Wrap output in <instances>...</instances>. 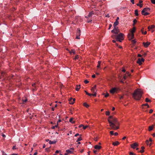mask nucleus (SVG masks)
Returning a JSON list of instances; mask_svg holds the SVG:
<instances>
[{"mask_svg":"<svg viewBox=\"0 0 155 155\" xmlns=\"http://www.w3.org/2000/svg\"><path fill=\"white\" fill-rule=\"evenodd\" d=\"M146 143L147 144H149V141L148 140H147L146 141Z\"/></svg>","mask_w":155,"mask_h":155,"instance_id":"nucleus-57","label":"nucleus"},{"mask_svg":"<svg viewBox=\"0 0 155 155\" xmlns=\"http://www.w3.org/2000/svg\"><path fill=\"white\" fill-rule=\"evenodd\" d=\"M119 144V142L118 141H116L115 142H113V144L114 146H117Z\"/></svg>","mask_w":155,"mask_h":155,"instance_id":"nucleus-23","label":"nucleus"},{"mask_svg":"<svg viewBox=\"0 0 155 155\" xmlns=\"http://www.w3.org/2000/svg\"><path fill=\"white\" fill-rule=\"evenodd\" d=\"M70 150H71L72 152L74 150V148H71L70 149Z\"/></svg>","mask_w":155,"mask_h":155,"instance_id":"nucleus-63","label":"nucleus"},{"mask_svg":"<svg viewBox=\"0 0 155 155\" xmlns=\"http://www.w3.org/2000/svg\"><path fill=\"white\" fill-rule=\"evenodd\" d=\"M70 103L71 104H73L74 103V102L73 101V100H72V101H71V102H70Z\"/></svg>","mask_w":155,"mask_h":155,"instance_id":"nucleus-49","label":"nucleus"},{"mask_svg":"<svg viewBox=\"0 0 155 155\" xmlns=\"http://www.w3.org/2000/svg\"><path fill=\"white\" fill-rule=\"evenodd\" d=\"M84 82L86 84H87L89 82V81L87 80H85L84 81Z\"/></svg>","mask_w":155,"mask_h":155,"instance_id":"nucleus-41","label":"nucleus"},{"mask_svg":"<svg viewBox=\"0 0 155 155\" xmlns=\"http://www.w3.org/2000/svg\"><path fill=\"white\" fill-rule=\"evenodd\" d=\"M45 147H46L45 144H44L43 146V148H45Z\"/></svg>","mask_w":155,"mask_h":155,"instance_id":"nucleus-59","label":"nucleus"},{"mask_svg":"<svg viewBox=\"0 0 155 155\" xmlns=\"http://www.w3.org/2000/svg\"><path fill=\"white\" fill-rule=\"evenodd\" d=\"M150 11V9L149 8H144L141 11V14L142 15H147L150 14V13L147 12Z\"/></svg>","mask_w":155,"mask_h":155,"instance_id":"nucleus-4","label":"nucleus"},{"mask_svg":"<svg viewBox=\"0 0 155 155\" xmlns=\"http://www.w3.org/2000/svg\"><path fill=\"white\" fill-rule=\"evenodd\" d=\"M109 94L107 93V94H106L105 95L104 97H108L109 96Z\"/></svg>","mask_w":155,"mask_h":155,"instance_id":"nucleus-40","label":"nucleus"},{"mask_svg":"<svg viewBox=\"0 0 155 155\" xmlns=\"http://www.w3.org/2000/svg\"><path fill=\"white\" fill-rule=\"evenodd\" d=\"M155 28V26L153 25L151 26H149L148 27V29L150 31H151L152 32H153L154 31V28Z\"/></svg>","mask_w":155,"mask_h":155,"instance_id":"nucleus-7","label":"nucleus"},{"mask_svg":"<svg viewBox=\"0 0 155 155\" xmlns=\"http://www.w3.org/2000/svg\"><path fill=\"white\" fill-rule=\"evenodd\" d=\"M101 61H99L98 62V64H97V68H99L100 67V66H101Z\"/></svg>","mask_w":155,"mask_h":155,"instance_id":"nucleus-25","label":"nucleus"},{"mask_svg":"<svg viewBox=\"0 0 155 155\" xmlns=\"http://www.w3.org/2000/svg\"><path fill=\"white\" fill-rule=\"evenodd\" d=\"M94 14V13H93V12L92 11L90 12L89 14L88 15H87V17H86V18H88V17H91L92 15L93 14Z\"/></svg>","mask_w":155,"mask_h":155,"instance_id":"nucleus-15","label":"nucleus"},{"mask_svg":"<svg viewBox=\"0 0 155 155\" xmlns=\"http://www.w3.org/2000/svg\"><path fill=\"white\" fill-rule=\"evenodd\" d=\"M87 127H88L87 126H83V128L84 129H85Z\"/></svg>","mask_w":155,"mask_h":155,"instance_id":"nucleus-44","label":"nucleus"},{"mask_svg":"<svg viewBox=\"0 0 155 155\" xmlns=\"http://www.w3.org/2000/svg\"><path fill=\"white\" fill-rule=\"evenodd\" d=\"M79 36H80L77 35L76 38L77 39H80Z\"/></svg>","mask_w":155,"mask_h":155,"instance_id":"nucleus-54","label":"nucleus"},{"mask_svg":"<svg viewBox=\"0 0 155 155\" xmlns=\"http://www.w3.org/2000/svg\"><path fill=\"white\" fill-rule=\"evenodd\" d=\"M101 146H99L98 145H96L94 146V148L95 149H100L101 148Z\"/></svg>","mask_w":155,"mask_h":155,"instance_id":"nucleus-20","label":"nucleus"},{"mask_svg":"<svg viewBox=\"0 0 155 155\" xmlns=\"http://www.w3.org/2000/svg\"><path fill=\"white\" fill-rule=\"evenodd\" d=\"M114 29L115 30V34H118L119 32H120L119 30L118 29V28L116 26H114Z\"/></svg>","mask_w":155,"mask_h":155,"instance_id":"nucleus-9","label":"nucleus"},{"mask_svg":"<svg viewBox=\"0 0 155 155\" xmlns=\"http://www.w3.org/2000/svg\"><path fill=\"white\" fill-rule=\"evenodd\" d=\"M33 117H34V116H33V115H31V116H30V118L31 119H32V118H33Z\"/></svg>","mask_w":155,"mask_h":155,"instance_id":"nucleus-58","label":"nucleus"},{"mask_svg":"<svg viewBox=\"0 0 155 155\" xmlns=\"http://www.w3.org/2000/svg\"><path fill=\"white\" fill-rule=\"evenodd\" d=\"M151 1L152 3L155 4V0H151Z\"/></svg>","mask_w":155,"mask_h":155,"instance_id":"nucleus-39","label":"nucleus"},{"mask_svg":"<svg viewBox=\"0 0 155 155\" xmlns=\"http://www.w3.org/2000/svg\"><path fill=\"white\" fill-rule=\"evenodd\" d=\"M130 146L132 148L134 149L138 146V144L136 143H135L131 144Z\"/></svg>","mask_w":155,"mask_h":155,"instance_id":"nucleus-8","label":"nucleus"},{"mask_svg":"<svg viewBox=\"0 0 155 155\" xmlns=\"http://www.w3.org/2000/svg\"><path fill=\"white\" fill-rule=\"evenodd\" d=\"M32 86L33 87H36V84L35 83H34V84H32Z\"/></svg>","mask_w":155,"mask_h":155,"instance_id":"nucleus-50","label":"nucleus"},{"mask_svg":"<svg viewBox=\"0 0 155 155\" xmlns=\"http://www.w3.org/2000/svg\"><path fill=\"white\" fill-rule=\"evenodd\" d=\"M144 59L143 58H139L138 59L137 62L140 65L142 64V62H144Z\"/></svg>","mask_w":155,"mask_h":155,"instance_id":"nucleus-6","label":"nucleus"},{"mask_svg":"<svg viewBox=\"0 0 155 155\" xmlns=\"http://www.w3.org/2000/svg\"><path fill=\"white\" fill-rule=\"evenodd\" d=\"M130 74H129L128 72H126L125 75L124 76L123 78L120 80V82L123 83H124V80L126 79L127 76H130Z\"/></svg>","mask_w":155,"mask_h":155,"instance_id":"nucleus-5","label":"nucleus"},{"mask_svg":"<svg viewBox=\"0 0 155 155\" xmlns=\"http://www.w3.org/2000/svg\"><path fill=\"white\" fill-rule=\"evenodd\" d=\"M145 101L147 102H150L151 100L149 99L148 98H146L145 99Z\"/></svg>","mask_w":155,"mask_h":155,"instance_id":"nucleus-30","label":"nucleus"},{"mask_svg":"<svg viewBox=\"0 0 155 155\" xmlns=\"http://www.w3.org/2000/svg\"><path fill=\"white\" fill-rule=\"evenodd\" d=\"M123 96H121L120 97H119V98L120 99H123Z\"/></svg>","mask_w":155,"mask_h":155,"instance_id":"nucleus-55","label":"nucleus"},{"mask_svg":"<svg viewBox=\"0 0 155 155\" xmlns=\"http://www.w3.org/2000/svg\"><path fill=\"white\" fill-rule=\"evenodd\" d=\"M106 114L107 115H110V112L109 111L106 112Z\"/></svg>","mask_w":155,"mask_h":155,"instance_id":"nucleus-37","label":"nucleus"},{"mask_svg":"<svg viewBox=\"0 0 155 155\" xmlns=\"http://www.w3.org/2000/svg\"><path fill=\"white\" fill-rule=\"evenodd\" d=\"M114 134L115 136H117L118 135V133L117 132H116L114 133Z\"/></svg>","mask_w":155,"mask_h":155,"instance_id":"nucleus-62","label":"nucleus"},{"mask_svg":"<svg viewBox=\"0 0 155 155\" xmlns=\"http://www.w3.org/2000/svg\"><path fill=\"white\" fill-rule=\"evenodd\" d=\"M83 105L84 106L86 107L87 108L89 107V105L87 104L86 103H84L83 104Z\"/></svg>","mask_w":155,"mask_h":155,"instance_id":"nucleus-27","label":"nucleus"},{"mask_svg":"<svg viewBox=\"0 0 155 155\" xmlns=\"http://www.w3.org/2000/svg\"><path fill=\"white\" fill-rule=\"evenodd\" d=\"M66 152L68 154L70 153H72V151L71 150H66Z\"/></svg>","mask_w":155,"mask_h":155,"instance_id":"nucleus-26","label":"nucleus"},{"mask_svg":"<svg viewBox=\"0 0 155 155\" xmlns=\"http://www.w3.org/2000/svg\"><path fill=\"white\" fill-rule=\"evenodd\" d=\"M73 118H71L70 119V120H69V121L72 123H74V121H73Z\"/></svg>","mask_w":155,"mask_h":155,"instance_id":"nucleus-33","label":"nucleus"},{"mask_svg":"<svg viewBox=\"0 0 155 155\" xmlns=\"http://www.w3.org/2000/svg\"><path fill=\"white\" fill-rule=\"evenodd\" d=\"M16 148H15V146H13L12 147V149L13 150H15V149H16Z\"/></svg>","mask_w":155,"mask_h":155,"instance_id":"nucleus-61","label":"nucleus"},{"mask_svg":"<svg viewBox=\"0 0 155 155\" xmlns=\"http://www.w3.org/2000/svg\"><path fill=\"white\" fill-rule=\"evenodd\" d=\"M114 131H110V134H111V135H113L114 134Z\"/></svg>","mask_w":155,"mask_h":155,"instance_id":"nucleus-42","label":"nucleus"},{"mask_svg":"<svg viewBox=\"0 0 155 155\" xmlns=\"http://www.w3.org/2000/svg\"><path fill=\"white\" fill-rule=\"evenodd\" d=\"M108 121L112 129L116 130L119 128L118 126L119 125V123L116 118L113 117L112 116H110L108 119Z\"/></svg>","mask_w":155,"mask_h":155,"instance_id":"nucleus-1","label":"nucleus"},{"mask_svg":"<svg viewBox=\"0 0 155 155\" xmlns=\"http://www.w3.org/2000/svg\"><path fill=\"white\" fill-rule=\"evenodd\" d=\"M69 52L71 54L72 53L73 54H75L76 51L74 49H72L71 51H69Z\"/></svg>","mask_w":155,"mask_h":155,"instance_id":"nucleus-21","label":"nucleus"},{"mask_svg":"<svg viewBox=\"0 0 155 155\" xmlns=\"http://www.w3.org/2000/svg\"><path fill=\"white\" fill-rule=\"evenodd\" d=\"M123 36L124 35L122 33H120L118 35L112 36V38H114V37H115L117 39V41L121 42L124 39Z\"/></svg>","mask_w":155,"mask_h":155,"instance_id":"nucleus-3","label":"nucleus"},{"mask_svg":"<svg viewBox=\"0 0 155 155\" xmlns=\"http://www.w3.org/2000/svg\"><path fill=\"white\" fill-rule=\"evenodd\" d=\"M111 32L112 33H114L115 34V30L114 29L113 30H112L111 31Z\"/></svg>","mask_w":155,"mask_h":155,"instance_id":"nucleus-51","label":"nucleus"},{"mask_svg":"<svg viewBox=\"0 0 155 155\" xmlns=\"http://www.w3.org/2000/svg\"><path fill=\"white\" fill-rule=\"evenodd\" d=\"M72 100H73V101L74 102V101H75V99L74 98V99H73L71 97L70 98V99H69V101L70 102H71V101H72Z\"/></svg>","mask_w":155,"mask_h":155,"instance_id":"nucleus-31","label":"nucleus"},{"mask_svg":"<svg viewBox=\"0 0 155 155\" xmlns=\"http://www.w3.org/2000/svg\"><path fill=\"white\" fill-rule=\"evenodd\" d=\"M135 30H136V28H135V27H134L133 28L132 30L131 33L134 34V33L135 32Z\"/></svg>","mask_w":155,"mask_h":155,"instance_id":"nucleus-28","label":"nucleus"},{"mask_svg":"<svg viewBox=\"0 0 155 155\" xmlns=\"http://www.w3.org/2000/svg\"><path fill=\"white\" fill-rule=\"evenodd\" d=\"M79 135V134L78 133H77L74 135V136L75 137H77Z\"/></svg>","mask_w":155,"mask_h":155,"instance_id":"nucleus-56","label":"nucleus"},{"mask_svg":"<svg viewBox=\"0 0 155 155\" xmlns=\"http://www.w3.org/2000/svg\"><path fill=\"white\" fill-rule=\"evenodd\" d=\"M23 103L25 104V103L27 101V98H25V99H23Z\"/></svg>","mask_w":155,"mask_h":155,"instance_id":"nucleus-35","label":"nucleus"},{"mask_svg":"<svg viewBox=\"0 0 155 155\" xmlns=\"http://www.w3.org/2000/svg\"><path fill=\"white\" fill-rule=\"evenodd\" d=\"M150 44V43L148 41H147L146 42H143V44L144 46L146 48Z\"/></svg>","mask_w":155,"mask_h":155,"instance_id":"nucleus-11","label":"nucleus"},{"mask_svg":"<svg viewBox=\"0 0 155 155\" xmlns=\"http://www.w3.org/2000/svg\"><path fill=\"white\" fill-rule=\"evenodd\" d=\"M112 25H111V24H110L109 25V28H108V29L109 30L110 29V28H111V27H112Z\"/></svg>","mask_w":155,"mask_h":155,"instance_id":"nucleus-45","label":"nucleus"},{"mask_svg":"<svg viewBox=\"0 0 155 155\" xmlns=\"http://www.w3.org/2000/svg\"><path fill=\"white\" fill-rule=\"evenodd\" d=\"M45 150L46 152H48V148H46L45 149Z\"/></svg>","mask_w":155,"mask_h":155,"instance_id":"nucleus-48","label":"nucleus"},{"mask_svg":"<svg viewBox=\"0 0 155 155\" xmlns=\"http://www.w3.org/2000/svg\"><path fill=\"white\" fill-rule=\"evenodd\" d=\"M117 90V89L116 88L114 87L113 88L111 89L110 90V92L112 94H114L116 91Z\"/></svg>","mask_w":155,"mask_h":155,"instance_id":"nucleus-12","label":"nucleus"},{"mask_svg":"<svg viewBox=\"0 0 155 155\" xmlns=\"http://www.w3.org/2000/svg\"><path fill=\"white\" fill-rule=\"evenodd\" d=\"M129 154L130 155H136V154H134L133 152H130V153H129Z\"/></svg>","mask_w":155,"mask_h":155,"instance_id":"nucleus-43","label":"nucleus"},{"mask_svg":"<svg viewBox=\"0 0 155 155\" xmlns=\"http://www.w3.org/2000/svg\"><path fill=\"white\" fill-rule=\"evenodd\" d=\"M130 2L133 4H134V0H130Z\"/></svg>","mask_w":155,"mask_h":155,"instance_id":"nucleus-52","label":"nucleus"},{"mask_svg":"<svg viewBox=\"0 0 155 155\" xmlns=\"http://www.w3.org/2000/svg\"><path fill=\"white\" fill-rule=\"evenodd\" d=\"M142 106H147V107L148 108H149V105H148V104L147 103V104H143L142 105Z\"/></svg>","mask_w":155,"mask_h":155,"instance_id":"nucleus-36","label":"nucleus"},{"mask_svg":"<svg viewBox=\"0 0 155 155\" xmlns=\"http://www.w3.org/2000/svg\"><path fill=\"white\" fill-rule=\"evenodd\" d=\"M96 85H94V86L92 87L91 89V91L93 92V93L95 92V91H96Z\"/></svg>","mask_w":155,"mask_h":155,"instance_id":"nucleus-14","label":"nucleus"},{"mask_svg":"<svg viewBox=\"0 0 155 155\" xmlns=\"http://www.w3.org/2000/svg\"><path fill=\"white\" fill-rule=\"evenodd\" d=\"M81 31L80 29L78 28L77 33V35L80 36L81 35Z\"/></svg>","mask_w":155,"mask_h":155,"instance_id":"nucleus-18","label":"nucleus"},{"mask_svg":"<svg viewBox=\"0 0 155 155\" xmlns=\"http://www.w3.org/2000/svg\"><path fill=\"white\" fill-rule=\"evenodd\" d=\"M147 54V53H144L143 54V56L144 57H145L146 56V55Z\"/></svg>","mask_w":155,"mask_h":155,"instance_id":"nucleus-46","label":"nucleus"},{"mask_svg":"<svg viewBox=\"0 0 155 155\" xmlns=\"http://www.w3.org/2000/svg\"><path fill=\"white\" fill-rule=\"evenodd\" d=\"M119 17H117V19H116V21L114 22L113 25L114 26H116L118 25L119 22L118 21V20H119Z\"/></svg>","mask_w":155,"mask_h":155,"instance_id":"nucleus-13","label":"nucleus"},{"mask_svg":"<svg viewBox=\"0 0 155 155\" xmlns=\"http://www.w3.org/2000/svg\"><path fill=\"white\" fill-rule=\"evenodd\" d=\"M143 28H142L141 30V31L143 34L145 35L147 34V31H145L144 32H143Z\"/></svg>","mask_w":155,"mask_h":155,"instance_id":"nucleus-24","label":"nucleus"},{"mask_svg":"<svg viewBox=\"0 0 155 155\" xmlns=\"http://www.w3.org/2000/svg\"><path fill=\"white\" fill-rule=\"evenodd\" d=\"M142 94L143 93L141 90L137 89L134 91L133 96L135 100H139L141 98Z\"/></svg>","mask_w":155,"mask_h":155,"instance_id":"nucleus-2","label":"nucleus"},{"mask_svg":"<svg viewBox=\"0 0 155 155\" xmlns=\"http://www.w3.org/2000/svg\"><path fill=\"white\" fill-rule=\"evenodd\" d=\"M153 112V110L152 109H150V110L149 113H152Z\"/></svg>","mask_w":155,"mask_h":155,"instance_id":"nucleus-53","label":"nucleus"},{"mask_svg":"<svg viewBox=\"0 0 155 155\" xmlns=\"http://www.w3.org/2000/svg\"><path fill=\"white\" fill-rule=\"evenodd\" d=\"M128 37L129 39L131 40L134 38V34H129L128 35Z\"/></svg>","mask_w":155,"mask_h":155,"instance_id":"nucleus-10","label":"nucleus"},{"mask_svg":"<svg viewBox=\"0 0 155 155\" xmlns=\"http://www.w3.org/2000/svg\"><path fill=\"white\" fill-rule=\"evenodd\" d=\"M141 150L140 151H139V152H140L141 153H143L144 152V149L145 148L144 147H141Z\"/></svg>","mask_w":155,"mask_h":155,"instance_id":"nucleus-22","label":"nucleus"},{"mask_svg":"<svg viewBox=\"0 0 155 155\" xmlns=\"http://www.w3.org/2000/svg\"><path fill=\"white\" fill-rule=\"evenodd\" d=\"M155 125V124L154 125H153L151 126H149V129H148L149 130V131H150L152 130H153V127Z\"/></svg>","mask_w":155,"mask_h":155,"instance_id":"nucleus-16","label":"nucleus"},{"mask_svg":"<svg viewBox=\"0 0 155 155\" xmlns=\"http://www.w3.org/2000/svg\"><path fill=\"white\" fill-rule=\"evenodd\" d=\"M92 77L93 78H94L95 77V74H93L92 75Z\"/></svg>","mask_w":155,"mask_h":155,"instance_id":"nucleus-64","label":"nucleus"},{"mask_svg":"<svg viewBox=\"0 0 155 155\" xmlns=\"http://www.w3.org/2000/svg\"><path fill=\"white\" fill-rule=\"evenodd\" d=\"M82 140V138L81 137H79V138H78V139H77V142L80 141Z\"/></svg>","mask_w":155,"mask_h":155,"instance_id":"nucleus-32","label":"nucleus"},{"mask_svg":"<svg viewBox=\"0 0 155 155\" xmlns=\"http://www.w3.org/2000/svg\"><path fill=\"white\" fill-rule=\"evenodd\" d=\"M94 94H92V95H93L95 97L96 96L97 94L96 93V91H95L94 92Z\"/></svg>","mask_w":155,"mask_h":155,"instance_id":"nucleus-38","label":"nucleus"},{"mask_svg":"<svg viewBox=\"0 0 155 155\" xmlns=\"http://www.w3.org/2000/svg\"><path fill=\"white\" fill-rule=\"evenodd\" d=\"M81 85H77L75 89L76 91H78L80 88Z\"/></svg>","mask_w":155,"mask_h":155,"instance_id":"nucleus-17","label":"nucleus"},{"mask_svg":"<svg viewBox=\"0 0 155 155\" xmlns=\"http://www.w3.org/2000/svg\"><path fill=\"white\" fill-rule=\"evenodd\" d=\"M132 43L133 44H135L136 42V41L135 40H133L132 41Z\"/></svg>","mask_w":155,"mask_h":155,"instance_id":"nucleus-47","label":"nucleus"},{"mask_svg":"<svg viewBox=\"0 0 155 155\" xmlns=\"http://www.w3.org/2000/svg\"><path fill=\"white\" fill-rule=\"evenodd\" d=\"M137 22V20L136 19H134L133 21L134 23L133 24V25L134 26L135 25V23Z\"/></svg>","mask_w":155,"mask_h":155,"instance_id":"nucleus-34","label":"nucleus"},{"mask_svg":"<svg viewBox=\"0 0 155 155\" xmlns=\"http://www.w3.org/2000/svg\"><path fill=\"white\" fill-rule=\"evenodd\" d=\"M2 155H7L4 152H2Z\"/></svg>","mask_w":155,"mask_h":155,"instance_id":"nucleus-60","label":"nucleus"},{"mask_svg":"<svg viewBox=\"0 0 155 155\" xmlns=\"http://www.w3.org/2000/svg\"><path fill=\"white\" fill-rule=\"evenodd\" d=\"M135 14L136 16L138 15V11L137 10H136L135 11Z\"/></svg>","mask_w":155,"mask_h":155,"instance_id":"nucleus-29","label":"nucleus"},{"mask_svg":"<svg viewBox=\"0 0 155 155\" xmlns=\"http://www.w3.org/2000/svg\"><path fill=\"white\" fill-rule=\"evenodd\" d=\"M57 141L55 140L51 141L49 140V144H54L56 143Z\"/></svg>","mask_w":155,"mask_h":155,"instance_id":"nucleus-19","label":"nucleus"}]
</instances>
